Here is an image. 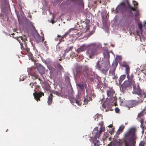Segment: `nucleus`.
Segmentation results:
<instances>
[{
	"mask_svg": "<svg viewBox=\"0 0 146 146\" xmlns=\"http://www.w3.org/2000/svg\"><path fill=\"white\" fill-rule=\"evenodd\" d=\"M110 66L109 61H104L102 63L98 61L95 67L99 70L101 71L102 73L106 74Z\"/></svg>",
	"mask_w": 146,
	"mask_h": 146,
	"instance_id": "nucleus-3",
	"label": "nucleus"
},
{
	"mask_svg": "<svg viewBox=\"0 0 146 146\" xmlns=\"http://www.w3.org/2000/svg\"><path fill=\"white\" fill-rule=\"evenodd\" d=\"M44 44L45 46H46V45H47V44H46V41H45L44 42Z\"/></svg>",
	"mask_w": 146,
	"mask_h": 146,
	"instance_id": "nucleus-57",
	"label": "nucleus"
},
{
	"mask_svg": "<svg viewBox=\"0 0 146 146\" xmlns=\"http://www.w3.org/2000/svg\"><path fill=\"white\" fill-rule=\"evenodd\" d=\"M65 80L68 83L70 82V78L69 77V75L68 74H66L64 75Z\"/></svg>",
	"mask_w": 146,
	"mask_h": 146,
	"instance_id": "nucleus-30",
	"label": "nucleus"
},
{
	"mask_svg": "<svg viewBox=\"0 0 146 146\" xmlns=\"http://www.w3.org/2000/svg\"><path fill=\"white\" fill-rule=\"evenodd\" d=\"M73 48V46H71L69 48H67L66 49V50H64V55L65 54V55L66 53L68 52L70 50H71Z\"/></svg>",
	"mask_w": 146,
	"mask_h": 146,
	"instance_id": "nucleus-32",
	"label": "nucleus"
},
{
	"mask_svg": "<svg viewBox=\"0 0 146 146\" xmlns=\"http://www.w3.org/2000/svg\"><path fill=\"white\" fill-rule=\"evenodd\" d=\"M133 3L134 6L137 5H138V3L136 1H133Z\"/></svg>",
	"mask_w": 146,
	"mask_h": 146,
	"instance_id": "nucleus-45",
	"label": "nucleus"
},
{
	"mask_svg": "<svg viewBox=\"0 0 146 146\" xmlns=\"http://www.w3.org/2000/svg\"><path fill=\"white\" fill-rule=\"evenodd\" d=\"M103 129L102 127L101 126V127L100 128L99 131H98V128L97 127H96L93 130V134L96 133L99 135V136H100V135L102 132Z\"/></svg>",
	"mask_w": 146,
	"mask_h": 146,
	"instance_id": "nucleus-17",
	"label": "nucleus"
},
{
	"mask_svg": "<svg viewBox=\"0 0 146 146\" xmlns=\"http://www.w3.org/2000/svg\"><path fill=\"white\" fill-rule=\"evenodd\" d=\"M133 90L132 93L134 94H137L139 96V98L144 99L146 97V93L144 90H142L138 83L136 85L135 83L134 84L133 86Z\"/></svg>",
	"mask_w": 146,
	"mask_h": 146,
	"instance_id": "nucleus-4",
	"label": "nucleus"
},
{
	"mask_svg": "<svg viewBox=\"0 0 146 146\" xmlns=\"http://www.w3.org/2000/svg\"><path fill=\"white\" fill-rule=\"evenodd\" d=\"M125 126L123 125H121L120 126L118 130L117 131L116 135H115V137H118V135L120 133L122 132Z\"/></svg>",
	"mask_w": 146,
	"mask_h": 146,
	"instance_id": "nucleus-19",
	"label": "nucleus"
},
{
	"mask_svg": "<svg viewBox=\"0 0 146 146\" xmlns=\"http://www.w3.org/2000/svg\"><path fill=\"white\" fill-rule=\"evenodd\" d=\"M40 90V86L38 85H36L35 86V89L34 90L35 92L33 93V95L34 98L37 101H40V98L42 96H44V94L43 92H39L37 93L38 91Z\"/></svg>",
	"mask_w": 146,
	"mask_h": 146,
	"instance_id": "nucleus-6",
	"label": "nucleus"
},
{
	"mask_svg": "<svg viewBox=\"0 0 146 146\" xmlns=\"http://www.w3.org/2000/svg\"><path fill=\"white\" fill-rule=\"evenodd\" d=\"M77 87H78L81 90H82L84 89V87L83 85L80 84H77Z\"/></svg>",
	"mask_w": 146,
	"mask_h": 146,
	"instance_id": "nucleus-34",
	"label": "nucleus"
},
{
	"mask_svg": "<svg viewBox=\"0 0 146 146\" xmlns=\"http://www.w3.org/2000/svg\"><path fill=\"white\" fill-rule=\"evenodd\" d=\"M68 2L69 3H70V4L71 5H72V4L73 3V1H68Z\"/></svg>",
	"mask_w": 146,
	"mask_h": 146,
	"instance_id": "nucleus-55",
	"label": "nucleus"
},
{
	"mask_svg": "<svg viewBox=\"0 0 146 146\" xmlns=\"http://www.w3.org/2000/svg\"><path fill=\"white\" fill-rule=\"evenodd\" d=\"M98 48L95 45H90L86 52V54L89 56V58H92V57L98 54Z\"/></svg>",
	"mask_w": 146,
	"mask_h": 146,
	"instance_id": "nucleus-5",
	"label": "nucleus"
},
{
	"mask_svg": "<svg viewBox=\"0 0 146 146\" xmlns=\"http://www.w3.org/2000/svg\"><path fill=\"white\" fill-rule=\"evenodd\" d=\"M137 98L138 99L137 100H130V104L132 106H134L143 102L144 99L138 97Z\"/></svg>",
	"mask_w": 146,
	"mask_h": 146,
	"instance_id": "nucleus-10",
	"label": "nucleus"
},
{
	"mask_svg": "<svg viewBox=\"0 0 146 146\" xmlns=\"http://www.w3.org/2000/svg\"><path fill=\"white\" fill-rule=\"evenodd\" d=\"M90 80L91 81H93V80H94V79L93 78H91L90 79Z\"/></svg>",
	"mask_w": 146,
	"mask_h": 146,
	"instance_id": "nucleus-58",
	"label": "nucleus"
},
{
	"mask_svg": "<svg viewBox=\"0 0 146 146\" xmlns=\"http://www.w3.org/2000/svg\"><path fill=\"white\" fill-rule=\"evenodd\" d=\"M21 77H20V79H21Z\"/></svg>",
	"mask_w": 146,
	"mask_h": 146,
	"instance_id": "nucleus-63",
	"label": "nucleus"
},
{
	"mask_svg": "<svg viewBox=\"0 0 146 146\" xmlns=\"http://www.w3.org/2000/svg\"><path fill=\"white\" fill-rule=\"evenodd\" d=\"M114 93L115 91L112 88H109L106 91V93L108 97H109L111 99L113 98L114 100L115 98L113 96Z\"/></svg>",
	"mask_w": 146,
	"mask_h": 146,
	"instance_id": "nucleus-11",
	"label": "nucleus"
},
{
	"mask_svg": "<svg viewBox=\"0 0 146 146\" xmlns=\"http://www.w3.org/2000/svg\"><path fill=\"white\" fill-rule=\"evenodd\" d=\"M125 68V72L127 75V78H128L129 77V74L130 72V68L129 66Z\"/></svg>",
	"mask_w": 146,
	"mask_h": 146,
	"instance_id": "nucleus-25",
	"label": "nucleus"
},
{
	"mask_svg": "<svg viewBox=\"0 0 146 146\" xmlns=\"http://www.w3.org/2000/svg\"><path fill=\"white\" fill-rule=\"evenodd\" d=\"M145 129H146V126L145 127Z\"/></svg>",
	"mask_w": 146,
	"mask_h": 146,
	"instance_id": "nucleus-64",
	"label": "nucleus"
},
{
	"mask_svg": "<svg viewBox=\"0 0 146 146\" xmlns=\"http://www.w3.org/2000/svg\"><path fill=\"white\" fill-rule=\"evenodd\" d=\"M127 7L128 8H130L131 10L132 11L133 10V11H136L137 10V6H136L134 7H131V6L130 5H129V6L128 7Z\"/></svg>",
	"mask_w": 146,
	"mask_h": 146,
	"instance_id": "nucleus-33",
	"label": "nucleus"
},
{
	"mask_svg": "<svg viewBox=\"0 0 146 146\" xmlns=\"http://www.w3.org/2000/svg\"><path fill=\"white\" fill-rule=\"evenodd\" d=\"M78 58H81V59H82L84 58V56L82 55H80L79 56Z\"/></svg>",
	"mask_w": 146,
	"mask_h": 146,
	"instance_id": "nucleus-47",
	"label": "nucleus"
},
{
	"mask_svg": "<svg viewBox=\"0 0 146 146\" xmlns=\"http://www.w3.org/2000/svg\"><path fill=\"white\" fill-rule=\"evenodd\" d=\"M44 88L46 91H49L50 93L51 91L52 90L50 89L51 87L48 84H45Z\"/></svg>",
	"mask_w": 146,
	"mask_h": 146,
	"instance_id": "nucleus-26",
	"label": "nucleus"
},
{
	"mask_svg": "<svg viewBox=\"0 0 146 146\" xmlns=\"http://www.w3.org/2000/svg\"><path fill=\"white\" fill-rule=\"evenodd\" d=\"M102 17L103 24L105 25L108 22V19L106 15V14L105 15H102Z\"/></svg>",
	"mask_w": 146,
	"mask_h": 146,
	"instance_id": "nucleus-24",
	"label": "nucleus"
},
{
	"mask_svg": "<svg viewBox=\"0 0 146 146\" xmlns=\"http://www.w3.org/2000/svg\"><path fill=\"white\" fill-rule=\"evenodd\" d=\"M59 60H61V59H59Z\"/></svg>",
	"mask_w": 146,
	"mask_h": 146,
	"instance_id": "nucleus-62",
	"label": "nucleus"
},
{
	"mask_svg": "<svg viewBox=\"0 0 146 146\" xmlns=\"http://www.w3.org/2000/svg\"><path fill=\"white\" fill-rule=\"evenodd\" d=\"M124 3H123L122 5H118L116 8V11L117 13L122 12L125 9Z\"/></svg>",
	"mask_w": 146,
	"mask_h": 146,
	"instance_id": "nucleus-15",
	"label": "nucleus"
},
{
	"mask_svg": "<svg viewBox=\"0 0 146 146\" xmlns=\"http://www.w3.org/2000/svg\"><path fill=\"white\" fill-rule=\"evenodd\" d=\"M112 125H110L109 126H108V127H112Z\"/></svg>",
	"mask_w": 146,
	"mask_h": 146,
	"instance_id": "nucleus-56",
	"label": "nucleus"
},
{
	"mask_svg": "<svg viewBox=\"0 0 146 146\" xmlns=\"http://www.w3.org/2000/svg\"><path fill=\"white\" fill-rule=\"evenodd\" d=\"M140 126L143 129L144 128V126H143V123H141Z\"/></svg>",
	"mask_w": 146,
	"mask_h": 146,
	"instance_id": "nucleus-52",
	"label": "nucleus"
},
{
	"mask_svg": "<svg viewBox=\"0 0 146 146\" xmlns=\"http://www.w3.org/2000/svg\"><path fill=\"white\" fill-rule=\"evenodd\" d=\"M50 93L51 94H53L56 95L58 96H60L62 94V92L61 90L57 91L52 90L51 91Z\"/></svg>",
	"mask_w": 146,
	"mask_h": 146,
	"instance_id": "nucleus-20",
	"label": "nucleus"
},
{
	"mask_svg": "<svg viewBox=\"0 0 146 146\" xmlns=\"http://www.w3.org/2000/svg\"><path fill=\"white\" fill-rule=\"evenodd\" d=\"M26 83L27 85H31V83L29 80L26 82Z\"/></svg>",
	"mask_w": 146,
	"mask_h": 146,
	"instance_id": "nucleus-46",
	"label": "nucleus"
},
{
	"mask_svg": "<svg viewBox=\"0 0 146 146\" xmlns=\"http://www.w3.org/2000/svg\"><path fill=\"white\" fill-rule=\"evenodd\" d=\"M115 111L116 113H118L119 111V109L117 108H116L115 109Z\"/></svg>",
	"mask_w": 146,
	"mask_h": 146,
	"instance_id": "nucleus-49",
	"label": "nucleus"
},
{
	"mask_svg": "<svg viewBox=\"0 0 146 146\" xmlns=\"http://www.w3.org/2000/svg\"><path fill=\"white\" fill-rule=\"evenodd\" d=\"M42 36H40L38 33H37L35 37V39L37 43L41 42H43L44 40V37L42 32Z\"/></svg>",
	"mask_w": 146,
	"mask_h": 146,
	"instance_id": "nucleus-12",
	"label": "nucleus"
},
{
	"mask_svg": "<svg viewBox=\"0 0 146 146\" xmlns=\"http://www.w3.org/2000/svg\"><path fill=\"white\" fill-rule=\"evenodd\" d=\"M101 3V1H100L99 2V3Z\"/></svg>",
	"mask_w": 146,
	"mask_h": 146,
	"instance_id": "nucleus-59",
	"label": "nucleus"
},
{
	"mask_svg": "<svg viewBox=\"0 0 146 146\" xmlns=\"http://www.w3.org/2000/svg\"><path fill=\"white\" fill-rule=\"evenodd\" d=\"M53 96L51 94H50L48 98L47 103L49 105H50L52 101V98Z\"/></svg>",
	"mask_w": 146,
	"mask_h": 146,
	"instance_id": "nucleus-23",
	"label": "nucleus"
},
{
	"mask_svg": "<svg viewBox=\"0 0 146 146\" xmlns=\"http://www.w3.org/2000/svg\"><path fill=\"white\" fill-rule=\"evenodd\" d=\"M137 131L135 127L129 128L124 133L123 138L116 141V144L119 146H135L136 140L138 138Z\"/></svg>",
	"mask_w": 146,
	"mask_h": 146,
	"instance_id": "nucleus-1",
	"label": "nucleus"
},
{
	"mask_svg": "<svg viewBox=\"0 0 146 146\" xmlns=\"http://www.w3.org/2000/svg\"><path fill=\"white\" fill-rule=\"evenodd\" d=\"M139 11L138 10H137L136 12L134 13V15L135 17V21H138L139 19L137 18L139 17Z\"/></svg>",
	"mask_w": 146,
	"mask_h": 146,
	"instance_id": "nucleus-29",
	"label": "nucleus"
},
{
	"mask_svg": "<svg viewBox=\"0 0 146 146\" xmlns=\"http://www.w3.org/2000/svg\"><path fill=\"white\" fill-rule=\"evenodd\" d=\"M94 134H95L94 135V137H91L90 141L93 143L96 142H99V141L97 139L98 138L99 139V137H100V136H99V135L96 133H94Z\"/></svg>",
	"mask_w": 146,
	"mask_h": 146,
	"instance_id": "nucleus-16",
	"label": "nucleus"
},
{
	"mask_svg": "<svg viewBox=\"0 0 146 146\" xmlns=\"http://www.w3.org/2000/svg\"><path fill=\"white\" fill-rule=\"evenodd\" d=\"M74 101L76 102V103L79 106L81 105V104L80 103V101H79V99H76L74 100Z\"/></svg>",
	"mask_w": 146,
	"mask_h": 146,
	"instance_id": "nucleus-38",
	"label": "nucleus"
},
{
	"mask_svg": "<svg viewBox=\"0 0 146 146\" xmlns=\"http://www.w3.org/2000/svg\"><path fill=\"white\" fill-rule=\"evenodd\" d=\"M144 119H143V118H141L140 119V121L141 123H143L144 122Z\"/></svg>",
	"mask_w": 146,
	"mask_h": 146,
	"instance_id": "nucleus-48",
	"label": "nucleus"
},
{
	"mask_svg": "<svg viewBox=\"0 0 146 146\" xmlns=\"http://www.w3.org/2000/svg\"><path fill=\"white\" fill-rule=\"evenodd\" d=\"M117 64V63L113 62L112 64V66L113 67V69H111L109 70L110 74H111V75L112 76V78L115 79H116L118 78L117 76L115 74V71Z\"/></svg>",
	"mask_w": 146,
	"mask_h": 146,
	"instance_id": "nucleus-9",
	"label": "nucleus"
},
{
	"mask_svg": "<svg viewBox=\"0 0 146 146\" xmlns=\"http://www.w3.org/2000/svg\"><path fill=\"white\" fill-rule=\"evenodd\" d=\"M70 32V31H68L65 34L62 36V38H64L66 36L68 35Z\"/></svg>",
	"mask_w": 146,
	"mask_h": 146,
	"instance_id": "nucleus-42",
	"label": "nucleus"
},
{
	"mask_svg": "<svg viewBox=\"0 0 146 146\" xmlns=\"http://www.w3.org/2000/svg\"><path fill=\"white\" fill-rule=\"evenodd\" d=\"M29 75L31 76V78L34 80L38 79L40 82L41 80L39 78L36 72H31L29 73Z\"/></svg>",
	"mask_w": 146,
	"mask_h": 146,
	"instance_id": "nucleus-14",
	"label": "nucleus"
},
{
	"mask_svg": "<svg viewBox=\"0 0 146 146\" xmlns=\"http://www.w3.org/2000/svg\"><path fill=\"white\" fill-rule=\"evenodd\" d=\"M126 77V75L123 74L121 75L119 77V82H121Z\"/></svg>",
	"mask_w": 146,
	"mask_h": 146,
	"instance_id": "nucleus-31",
	"label": "nucleus"
},
{
	"mask_svg": "<svg viewBox=\"0 0 146 146\" xmlns=\"http://www.w3.org/2000/svg\"><path fill=\"white\" fill-rule=\"evenodd\" d=\"M121 66L123 67H126L129 66L127 62L124 61L122 62L121 64Z\"/></svg>",
	"mask_w": 146,
	"mask_h": 146,
	"instance_id": "nucleus-35",
	"label": "nucleus"
},
{
	"mask_svg": "<svg viewBox=\"0 0 146 146\" xmlns=\"http://www.w3.org/2000/svg\"><path fill=\"white\" fill-rule=\"evenodd\" d=\"M127 16L128 17H132L133 14L130 8H128L127 10Z\"/></svg>",
	"mask_w": 146,
	"mask_h": 146,
	"instance_id": "nucleus-28",
	"label": "nucleus"
},
{
	"mask_svg": "<svg viewBox=\"0 0 146 146\" xmlns=\"http://www.w3.org/2000/svg\"><path fill=\"white\" fill-rule=\"evenodd\" d=\"M50 21H51V23L52 24H54V23H55V22L53 20H51Z\"/></svg>",
	"mask_w": 146,
	"mask_h": 146,
	"instance_id": "nucleus-53",
	"label": "nucleus"
},
{
	"mask_svg": "<svg viewBox=\"0 0 146 146\" xmlns=\"http://www.w3.org/2000/svg\"><path fill=\"white\" fill-rule=\"evenodd\" d=\"M99 142H96L93 143L94 144V146H100V145L99 144Z\"/></svg>",
	"mask_w": 146,
	"mask_h": 146,
	"instance_id": "nucleus-44",
	"label": "nucleus"
},
{
	"mask_svg": "<svg viewBox=\"0 0 146 146\" xmlns=\"http://www.w3.org/2000/svg\"><path fill=\"white\" fill-rule=\"evenodd\" d=\"M138 26L141 31L142 32V25L140 22L138 23Z\"/></svg>",
	"mask_w": 146,
	"mask_h": 146,
	"instance_id": "nucleus-36",
	"label": "nucleus"
},
{
	"mask_svg": "<svg viewBox=\"0 0 146 146\" xmlns=\"http://www.w3.org/2000/svg\"><path fill=\"white\" fill-rule=\"evenodd\" d=\"M35 71L38 70L39 73L41 75L44 74L45 72V68L41 65H38L36 68H34Z\"/></svg>",
	"mask_w": 146,
	"mask_h": 146,
	"instance_id": "nucleus-13",
	"label": "nucleus"
},
{
	"mask_svg": "<svg viewBox=\"0 0 146 146\" xmlns=\"http://www.w3.org/2000/svg\"><path fill=\"white\" fill-rule=\"evenodd\" d=\"M87 48V46L86 45L84 44L81 46L79 48H78L76 51L78 52V54L80 52H83L86 50Z\"/></svg>",
	"mask_w": 146,
	"mask_h": 146,
	"instance_id": "nucleus-18",
	"label": "nucleus"
},
{
	"mask_svg": "<svg viewBox=\"0 0 146 146\" xmlns=\"http://www.w3.org/2000/svg\"><path fill=\"white\" fill-rule=\"evenodd\" d=\"M102 107L104 109H106V105L104 104H102Z\"/></svg>",
	"mask_w": 146,
	"mask_h": 146,
	"instance_id": "nucleus-50",
	"label": "nucleus"
},
{
	"mask_svg": "<svg viewBox=\"0 0 146 146\" xmlns=\"http://www.w3.org/2000/svg\"><path fill=\"white\" fill-rule=\"evenodd\" d=\"M56 68L60 72H63L64 71V69L62 66L59 63L57 64Z\"/></svg>",
	"mask_w": 146,
	"mask_h": 146,
	"instance_id": "nucleus-27",
	"label": "nucleus"
},
{
	"mask_svg": "<svg viewBox=\"0 0 146 146\" xmlns=\"http://www.w3.org/2000/svg\"><path fill=\"white\" fill-rule=\"evenodd\" d=\"M2 4L6 5L7 3L8 0H1Z\"/></svg>",
	"mask_w": 146,
	"mask_h": 146,
	"instance_id": "nucleus-39",
	"label": "nucleus"
},
{
	"mask_svg": "<svg viewBox=\"0 0 146 146\" xmlns=\"http://www.w3.org/2000/svg\"><path fill=\"white\" fill-rule=\"evenodd\" d=\"M145 143L144 141H141L139 144V146H145Z\"/></svg>",
	"mask_w": 146,
	"mask_h": 146,
	"instance_id": "nucleus-41",
	"label": "nucleus"
},
{
	"mask_svg": "<svg viewBox=\"0 0 146 146\" xmlns=\"http://www.w3.org/2000/svg\"><path fill=\"white\" fill-rule=\"evenodd\" d=\"M128 80L125 81L121 85L122 89L123 90L127 89L131 87V85L133 86L134 85V83H132Z\"/></svg>",
	"mask_w": 146,
	"mask_h": 146,
	"instance_id": "nucleus-8",
	"label": "nucleus"
},
{
	"mask_svg": "<svg viewBox=\"0 0 146 146\" xmlns=\"http://www.w3.org/2000/svg\"><path fill=\"white\" fill-rule=\"evenodd\" d=\"M108 56H109V57H110V54H108Z\"/></svg>",
	"mask_w": 146,
	"mask_h": 146,
	"instance_id": "nucleus-60",
	"label": "nucleus"
},
{
	"mask_svg": "<svg viewBox=\"0 0 146 146\" xmlns=\"http://www.w3.org/2000/svg\"><path fill=\"white\" fill-rule=\"evenodd\" d=\"M20 38L22 40V42L19 39H17V40L19 42L21 45V49L24 50V51L26 54H27L29 58L33 61H35V60L34 58L33 54L31 52H30L29 48L28 47L27 45V41L28 40L25 38H23L22 36L20 37Z\"/></svg>",
	"mask_w": 146,
	"mask_h": 146,
	"instance_id": "nucleus-2",
	"label": "nucleus"
},
{
	"mask_svg": "<svg viewBox=\"0 0 146 146\" xmlns=\"http://www.w3.org/2000/svg\"><path fill=\"white\" fill-rule=\"evenodd\" d=\"M123 1L125 4H126V5L127 6V7L129 6V5H130L128 0H123Z\"/></svg>",
	"mask_w": 146,
	"mask_h": 146,
	"instance_id": "nucleus-40",
	"label": "nucleus"
},
{
	"mask_svg": "<svg viewBox=\"0 0 146 146\" xmlns=\"http://www.w3.org/2000/svg\"><path fill=\"white\" fill-rule=\"evenodd\" d=\"M80 4H81L82 5H83V1H82V0H81V1H80Z\"/></svg>",
	"mask_w": 146,
	"mask_h": 146,
	"instance_id": "nucleus-54",
	"label": "nucleus"
},
{
	"mask_svg": "<svg viewBox=\"0 0 146 146\" xmlns=\"http://www.w3.org/2000/svg\"><path fill=\"white\" fill-rule=\"evenodd\" d=\"M86 98L85 97H84V103L83 104H87L89 100L90 101L92 100V97L91 96H90V97L89 96L88 97V96H86Z\"/></svg>",
	"mask_w": 146,
	"mask_h": 146,
	"instance_id": "nucleus-22",
	"label": "nucleus"
},
{
	"mask_svg": "<svg viewBox=\"0 0 146 146\" xmlns=\"http://www.w3.org/2000/svg\"><path fill=\"white\" fill-rule=\"evenodd\" d=\"M69 95L71 99H74V97L73 96V92H72L71 94H70Z\"/></svg>",
	"mask_w": 146,
	"mask_h": 146,
	"instance_id": "nucleus-43",
	"label": "nucleus"
},
{
	"mask_svg": "<svg viewBox=\"0 0 146 146\" xmlns=\"http://www.w3.org/2000/svg\"><path fill=\"white\" fill-rule=\"evenodd\" d=\"M76 74L79 77L83 73V72H86L88 70V67L87 66H82L80 65H77L76 67Z\"/></svg>",
	"mask_w": 146,
	"mask_h": 146,
	"instance_id": "nucleus-7",
	"label": "nucleus"
},
{
	"mask_svg": "<svg viewBox=\"0 0 146 146\" xmlns=\"http://www.w3.org/2000/svg\"><path fill=\"white\" fill-rule=\"evenodd\" d=\"M36 82H35L33 84H32V85H31V88H33V86H35L34 85V84H36Z\"/></svg>",
	"mask_w": 146,
	"mask_h": 146,
	"instance_id": "nucleus-51",
	"label": "nucleus"
},
{
	"mask_svg": "<svg viewBox=\"0 0 146 146\" xmlns=\"http://www.w3.org/2000/svg\"><path fill=\"white\" fill-rule=\"evenodd\" d=\"M11 35H14V33H13L12 34H11Z\"/></svg>",
	"mask_w": 146,
	"mask_h": 146,
	"instance_id": "nucleus-61",
	"label": "nucleus"
},
{
	"mask_svg": "<svg viewBox=\"0 0 146 146\" xmlns=\"http://www.w3.org/2000/svg\"><path fill=\"white\" fill-rule=\"evenodd\" d=\"M127 78L128 80H129L131 82H132V83H134V84L135 83V81L133 80L134 75L133 73L131 74L130 76H129V77L128 78Z\"/></svg>",
	"mask_w": 146,
	"mask_h": 146,
	"instance_id": "nucleus-21",
	"label": "nucleus"
},
{
	"mask_svg": "<svg viewBox=\"0 0 146 146\" xmlns=\"http://www.w3.org/2000/svg\"><path fill=\"white\" fill-rule=\"evenodd\" d=\"M57 36L58 37H60V38H59V43H60L62 41H64V40H63V39L64 38H62V36H61V35H58Z\"/></svg>",
	"mask_w": 146,
	"mask_h": 146,
	"instance_id": "nucleus-37",
	"label": "nucleus"
}]
</instances>
